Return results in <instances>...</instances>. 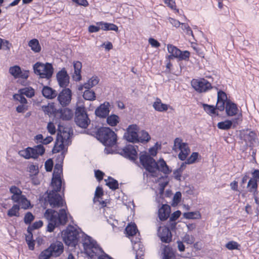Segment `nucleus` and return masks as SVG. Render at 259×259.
Listing matches in <instances>:
<instances>
[{"label":"nucleus","instance_id":"obj_46","mask_svg":"<svg viewBox=\"0 0 259 259\" xmlns=\"http://www.w3.org/2000/svg\"><path fill=\"white\" fill-rule=\"evenodd\" d=\"M19 93L25 95L28 98H31L34 95V90L31 87L25 88L19 90Z\"/></svg>","mask_w":259,"mask_h":259},{"label":"nucleus","instance_id":"obj_19","mask_svg":"<svg viewBox=\"0 0 259 259\" xmlns=\"http://www.w3.org/2000/svg\"><path fill=\"white\" fill-rule=\"evenodd\" d=\"M131 242L133 243V248L136 252L135 259H143L144 254V247L140 241V238H136L135 239L131 238Z\"/></svg>","mask_w":259,"mask_h":259},{"label":"nucleus","instance_id":"obj_61","mask_svg":"<svg viewBox=\"0 0 259 259\" xmlns=\"http://www.w3.org/2000/svg\"><path fill=\"white\" fill-rule=\"evenodd\" d=\"M246 138L250 142H255L256 139V135L254 132L250 131L248 134L246 135Z\"/></svg>","mask_w":259,"mask_h":259},{"label":"nucleus","instance_id":"obj_55","mask_svg":"<svg viewBox=\"0 0 259 259\" xmlns=\"http://www.w3.org/2000/svg\"><path fill=\"white\" fill-rule=\"evenodd\" d=\"M240 245L236 242L231 241H229L226 244V247L229 250L237 249Z\"/></svg>","mask_w":259,"mask_h":259},{"label":"nucleus","instance_id":"obj_43","mask_svg":"<svg viewBox=\"0 0 259 259\" xmlns=\"http://www.w3.org/2000/svg\"><path fill=\"white\" fill-rule=\"evenodd\" d=\"M19 205L18 204H14L12 207L8 211L7 214L9 217H18L19 216Z\"/></svg>","mask_w":259,"mask_h":259},{"label":"nucleus","instance_id":"obj_62","mask_svg":"<svg viewBox=\"0 0 259 259\" xmlns=\"http://www.w3.org/2000/svg\"><path fill=\"white\" fill-rule=\"evenodd\" d=\"M183 241L188 244H192L194 242V238L193 236L187 234L183 238Z\"/></svg>","mask_w":259,"mask_h":259},{"label":"nucleus","instance_id":"obj_5","mask_svg":"<svg viewBox=\"0 0 259 259\" xmlns=\"http://www.w3.org/2000/svg\"><path fill=\"white\" fill-rule=\"evenodd\" d=\"M65 154L66 152L64 151L60 154L58 155L57 157L56 160L58 161V162L56 163L54 167L51 185H55L58 184V185H63L64 182L62 181L61 175L62 174L63 162Z\"/></svg>","mask_w":259,"mask_h":259},{"label":"nucleus","instance_id":"obj_27","mask_svg":"<svg viewBox=\"0 0 259 259\" xmlns=\"http://www.w3.org/2000/svg\"><path fill=\"white\" fill-rule=\"evenodd\" d=\"M170 208L167 205H162L158 210V217L160 221H164L168 219L169 217Z\"/></svg>","mask_w":259,"mask_h":259},{"label":"nucleus","instance_id":"obj_37","mask_svg":"<svg viewBox=\"0 0 259 259\" xmlns=\"http://www.w3.org/2000/svg\"><path fill=\"white\" fill-rule=\"evenodd\" d=\"M28 46L34 53H39L41 51V46L37 39L34 38L28 42Z\"/></svg>","mask_w":259,"mask_h":259},{"label":"nucleus","instance_id":"obj_64","mask_svg":"<svg viewBox=\"0 0 259 259\" xmlns=\"http://www.w3.org/2000/svg\"><path fill=\"white\" fill-rule=\"evenodd\" d=\"M95 255H99L97 259H112L111 257L105 253L103 250V251L99 252Z\"/></svg>","mask_w":259,"mask_h":259},{"label":"nucleus","instance_id":"obj_63","mask_svg":"<svg viewBox=\"0 0 259 259\" xmlns=\"http://www.w3.org/2000/svg\"><path fill=\"white\" fill-rule=\"evenodd\" d=\"M45 169L47 171H51L53 167V161L52 159H48L45 163Z\"/></svg>","mask_w":259,"mask_h":259},{"label":"nucleus","instance_id":"obj_45","mask_svg":"<svg viewBox=\"0 0 259 259\" xmlns=\"http://www.w3.org/2000/svg\"><path fill=\"white\" fill-rule=\"evenodd\" d=\"M67 145V144L63 142V141L57 142L56 140L55 145L52 149V152L53 153H57L63 150L65 145Z\"/></svg>","mask_w":259,"mask_h":259},{"label":"nucleus","instance_id":"obj_39","mask_svg":"<svg viewBox=\"0 0 259 259\" xmlns=\"http://www.w3.org/2000/svg\"><path fill=\"white\" fill-rule=\"evenodd\" d=\"M151 139L148 133L145 131H141L138 133V143H146Z\"/></svg>","mask_w":259,"mask_h":259},{"label":"nucleus","instance_id":"obj_49","mask_svg":"<svg viewBox=\"0 0 259 259\" xmlns=\"http://www.w3.org/2000/svg\"><path fill=\"white\" fill-rule=\"evenodd\" d=\"M51 256H53V254L49 247L40 253L38 259H49Z\"/></svg>","mask_w":259,"mask_h":259},{"label":"nucleus","instance_id":"obj_20","mask_svg":"<svg viewBox=\"0 0 259 259\" xmlns=\"http://www.w3.org/2000/svg\"><path fill=\"white\" fill-rule=\"evenodd\" d=\"M52 209H48L46 210L44 213V217L48 221V224L47 226V231L49 232H52L54 231L55 228L57 226H59V224L54 219V216L52 213Z\"/></svg>","mask_w":259,"mask_h":259},{"label":"nucleus","instance_id":"obj_32","mask_svg":"<svg viewBox=\"0 0 259 259\" xmlns=\"http://www.w3.org/2000/svg\"><path fill=\"white\" fill-rule=\"evenodd\" d=\"M97 25L101 26V29L104 31L113 30L117 32L118 30V26L113 23L100 22H98Z\"/></svg>","mask_w":259,"mask_h":259},{"label":"nucleus","instance_id":"obj_13","mask_svg":"<svg viewBox=\"0 0 259 259\" xmlns=\"http://www.w3.org/2000/svg\"><path fill=\"white\" fill-rule=\"evenodd\" d=\"M71 130L68 127H64L61 125H58V133L57 136V141H63L64 143L69 144V139L71 136Z\"/></svg>","mask_w":259,"mask_h":259},{"label":"nucleus","instance_id":"obj_56","mask_svg":"<svg viewBox=\"0 0 259 259\" xmlns=\"http://www.w3.org/2000/svg\"><path fill=\"white\" fill-rule=\"evenodd\" d=\"M190 57V52L188 51H181L179 54L178 59L180 60H186L189 59Z\"/></svg>","mask_w":259,"mask_h":259},{"label":"nucleus","instance_id":"obj_36","mask_svg":"<svg viewBox=\"0 0 259 259\" xmlns=\"http://www.w3.org/2000/svg\"><path fill=\"white\" fill-rule=\"evenodd\" d=\"M41 109L46 114H47L50 116L54 114L55 115V114L56 113V110L55 108L53 103H49L47 105L42 106Z\"/></svg>","mask_w":259,"mask_h":259},{"label":"nucleus","instance_id":"obj_50","mask_svg":"<svg viewBox=\"0 0 259 259\" xmlns=\"http://www.w3.org/2000/svg\"><path fill=\"white\" fill-rule=\"evenodd\" d=\"M42 225L43 222L42 221L39 220L38 221L35 222L34 223H33V224L31 226H29L27 228V232L32 231L35 229H37L40 228L41 227H42Z\"/></svg>","mask_w":259,"mask_h":259},{"label":"nucleus","instance_id":"obj_57","mask_svg":"<svg viewBox=\"0 0 259 259\" xmlns=\"http://www.w3.org/2000/svg\"><path fill=\"white\" fill-rule=\"evenodd\" d=\"M34 217L31 212H27L24 216V222L26 224H30L34 220Z\"/></svg>","mask_w":259,"mask_h":259},{"label":"nucleus","instance_id":"obj_21","mask_svg":"<svg viewBox=\"0 0 259 259\" xmlns=\"http://www.w3.org/2000/svg\"><path fill=\"white\" fill-rule=\"evenodd\" d=\"M110 104L108 102H105L98 107L95 111V115L100 118H106L110 112L109 107Z\"/></svg>","mask_w":259,"mask_h":259},{"label":"nucleus","instance_id":"obj_51","mask_svg":"<svg viewBox=\"0 0 259 259\" xmlns=\"http://www.w3.org/2000/svg\"><path fill=\"white\" fill-rule=\"evenodd\" d=\"M181 25H182V29L185 32L187 35H191L194 37L193 31L188 24L182 23Z\"/></svg>","mask_w":259,"mask_h":259},{"label":"nucleus","instance_id":"obj_60","mask_svg":"<svg viewBox=\"0 0 259 259\" xmlns=\"http://www.w3.org/2000/svg\"><path fill=\"white\" fill-rule=\"evenodd\" d=\"M28 171L34 175H37L39 172L38 165H30L28 167Z\"/></svg>","mask_w":259,"mask_h":259},{"label":"nucleus","instance_id":"obj_31","mask_svg":"<svg viewBox=\"0 0 259 259\" xmlns=\"http://www.w3.org/2000/svg\"><path fill=\"white\" fill-rule=\"evenodd\" d=\"M18 201H13L14 202L17 203L22 209H27L30 206V202L28 200L25 195H22L18 197Z\"/></svg>","mask_w":259,"mask_h":259},{"label":"nucleus","instance_id":"obj_48","mask_svg":"<svg viewBox=\"0 0 259 259\" xmlns=\"http://www.w3.org/2000/svg\"><path fill=\"white\" fill-rule=\"evenodd\" d=\"M202 106L204 110L209 115L216 114V108L214 106L203 104Z\"/></svg>","mask_w":259,"mask_h":259},{"label":"nucleus","instance_id":"obj_22","mask_svg":"<svg viewBox=\"0 0 259 259\" xmlns=\"http://www.w3.org/2000/svg\"><path fill=\"white\" fill-rule=\"evenodd\" d=\"M52 213L54 215V219L60 225H65L67 221V217L66 210L61 209L59 212L52 209Z\"/></svg>","mask_w":259,"mask_h":259},{"label":"nucleus","instance_id":"obj_16","mask_svg":"<svg viewBox=\"0 0 259 259\" xmlns=\"http://www.w3.org/2000/svg\"><path fill=\"white\" fill-rule=\"evenodd\" d=\"M9 73L15 78H21L26 79L29 76V71L21 70V67L18 65H15L9 68Z\"/></svg>","mask_w":259,"mask_h":259},{"label":"nucleus","instance_id":"obj_6","mask_svg":"<svg viewBox=\"0 0 259 259\" xmlns=\"http://www.w3.org/2000/svg\"><path fill=\"white\" fill-rule=\"evenodd\" d=\"M35 74L39 75L40 78L49 79L52 76L54 68L51 64L47 63L44 64L37 62L33 66Z\"/></svg>","mask_w":259,"mask_h":259},{"label":"nucleus","instance_id":"obj_28","mask_svg":"<svg viewBox=\"0 0 259 259\" xmlns=\"http://www.w3.org/2000/svg\"><path fill=\"white\" fill-rule=\"evenodd\" d=\"M156 172L158 170L165 175H168L171 172V170L166 164L163 159H160L158 162H156Z\"/></svg>","mask_w":259,"mask_h":259},{"label":"nucleus","instance_id":"obj_4","mask_svg":"<svg viewBox=\"0 0 259 259\" xmlns=\"http://www.w3.org/2000/svg\"><path fill=\"white\" fill-rule=\"evenodd\" d=\"M81 241L83 246L87 254L91 258L94 255L98 253L100 251H103V249L97 244V242L91 237L83 233Z\"/></svg>","mask_w":259,"mask_h":259},{"label":"nucleus","instance_id":"obj_18","mask_svg":"<svg viewBox=\"0 0 259 259\" xmlns=\"http://www.w3.org/2000/svg\"><path fill=\"white\" fill-rule=\"evenodd\" d=\"M226 114L228 116L237 115L239 119L242 117V114L239 112V109L237 105L230 100L227 101L225 107Z\"/></svg>","mask_w":259,"mask_h":259},{"label":"nucleus","instance_id":"obj_12","mask_svg":"<svg viewBox=\"0 0 259 259\" xmlns=\"http://www.w3.org/2000/svg\"><path fill=\"white\" fill-rule=\"evenodd\" d=\"M138 146H135L132 145H128L122 149L120 153V155L123 157L128 158L131 161L137 163L136 160L138 158L137 151Z\"/></svg>","mask_w":259,"mask_h":259},{"label":"nucleus","instance_id":"obj_23","mask_svg":"<svg viewBox=\"0 0 259 259\" xmlns=\"http://www.w3.org/2000/svg\"><path fill=\"white\" fill-rule=\"evenodd\" d=\"M49 249L51 250L53 256H59L64 251V246L60 241H56L51 244L49 246Z\"/></svg>","mask_w":259,"mask_h":259},{"label":"nucleus","instance_id":"obj_14","mask_svg":"<svg viewBox=\"0 0 259 259\" xmlns=\"http://www.w3.org/2000/svg\"><path fill=\"white\" fill-rule=\"evenodd\" d=\"M72 92L69 88H64L59 94L58 96V100L59 103L63 107L68 105L71 100Z\"/></svg>","mask_w":259,"mask_h":259},{"label":"nucleus","instance_id":"obj_7","mask_svg":"<svg viewBox=\"0 0 259 259\" xmlns=\"http://www.w3.org/2000/svg\"><path fill=\"white\" fill-rule=\"evenodd\" d=\"M45 152V148L41 145H37L33 148L27 147L25 149L19 151L20 156L24 157L26 159L33 158L37 159L39 155H42Z\"/></svg>","mask_w":259,"mask_h":259},{"label":"nucleus","instance_id":"obj_59","mask_svg":"<svg viewBox=\"0 0 259 259\" xmlns=\"http://www.w3.org/2000/svg\"><path fill=\"white\" fill-rule=\"evenodd\" d=\"M217 101L227 102L228 100L226 94L222 91H218Z\"/></svg>","mask_w":259,"mask_h":259},{"label":"nucleus","instance_id":"obj_58","mask_svg":"<svg viewBox=\"0 0 259 259\" xmlns=\"http://www.w3.org/2000/svg\"><path fill=\"white\" fill-rule=\"evenodd\" d=\"M186 143H183L182 140L179 138H177L175 139L174 141V145L172 148V149L174 150H176V148H178L179 149L183 146L184 144H185Z\"/></svg>","mask_w":259,"mask_h":259},{"label":"nucleus","instance_id":"obj_9","mask_svg":"<svg viewBox=\"0 0 259 259\" xmlns=\"http://www.w3.org/2000/svg\"><path fill=\"white\" fill-rule=\"evenodd\" d=\"M140 164L143 167L151 174L156 172V161L149 154L145 153H140L139 156Z\"/></svg>","mask_w":259,"mask_h":259},{"label":"nucleus","instance_id":"obj_29","mask_svg":"<svg viewBox=\"0 0 259 259\" xmlns=\"http://www.w3.org/2000/svg\"><path fill=\"white\" fill-rule=\"evenodd\" d=\"M41 92L42 95L49 99H54L57 96V91L48 86H44Z\"/></svg>","mask_w":259,"mask_h":259},{"label":"nucleus","instance_id":"obj_47","mask_svg":"<svg viewBox=\"0 0 259 259\" xmlns=\"http://www.w3.org/2000/svg\"><path fill=\"white\" fill-rule=\"evenodd\" d=\"M183 216L187 219H198L201 217L200 213L198 211L185 212Z\"/></svg>","mask_w":259,"mask_h":259},{"label":"nucleus","instance_id":"obj_41","mask_svg":"<svg viewBox=\"0 0 259 259\" xmlns=\"http://www.w3.org/2000/svg\"><path fill=\"white\" fill-rule=\"evenodd\" d=\"M106 185L108 186L110 189L115 190L118 188V182L111 177L108 178V180H105Z\"/></svg>","mask_w":259,"mask_h":259},{"label":"nucleus","instance_id":"obj_10","mask_svg":"<svg viewBox=\"0 0 259 259\" xmlns=\"http://www.w3.org/2000/svg\"><path fill=\"white\" fill-rule=\"evenodd\" d=\"M191 85L198 93H205L212 89L211 83L204 78L199 79H193L191 81Z\"/></svg>","mask_w":259,"mask_h":259},{"label":"nucleus","instance_id":"obj_2","mask_svg":"<svg viewBox=\"0 0 259 259\" xmlns=\"http://www.w3.org/2000/svg\"><path fill=\"white\" fill-rule=\"evenodd\" d=\"M53 189L51 191H47L48 194L47 200L50 205L53 207H60L63 206V200L62 196L58 194L62 189L63 195H64V191L65 190V183L64 182L63 185H58V184L51 185Z\"/></svg>","mask_w":259,"mask_h":259},{"label":"nucleus","instance_id":"obj_17","mask_svg":"<svg viewBox=\"0 0 259 259\" xmlns=\"http://www.w3.org/2000/svg\"><path fill=\"white\" fill-rule=\"evenodd\" d=\"M158 236L164 243H169L172 240V235L169 228L166 227H159L157 230Z\"/></svg>","mask_w":259,"mask_h":259},{"label":"nucleus","instance_id":"obj_53","mask_svg":"<svg viewBox=\"0 0 259 259\" xmlns=\"http://www.w3.org/2000/svg\"><path fill=\"white\" fill-rule=\"evenodd\" d=\"M163 253V259H170L173 254L170 247L167 246H165L164 248Z\"/></svg>","mask_w":259,"mask_h":259},{"label":"nucleus","instance_id":"obj_38","mask_svg":"<svg viewBox=\"0 0 259 259\" xmlns=\"http://www.w3.org/2000/svg\"><path fill=\"white\" fill-rule=\"evenodd\" d=\"M99 78L97 76H93L87 82L84 83V89H91L93 87L96 85L99 82Z\"/></svg>","mask_w":259,"mask_h":259},{"label":"nucleus","instance_id":"obj_30","mask_svg":"<svg viewBox=\"0 0 259 259\" xmlns=\"http://www.w3.org/2000/svg\"><path fill=\"white\" fill-rule=\"evenodd\" d=\"M167 49L168 53L170 54V55L167 56V58L169 60H171L174 58H178L179 54L180 53L181 51L179 49L171 44L167 45Z\"/></svg>","mask_w":259,"mask_h":259},{"label":"nucleus","instance_id":"obj_54","mask_svg":"<svg viewBox=\"0 0 259 259\" xmlns=\"http://www.w3.org/2000/svg\"><path fill=\"white\" fill-rule=\"evenodd\" d=\"M198 155L199 154L198 152H193L191 156L187 158L186 161V163L188 164L194 163L197 159Z\"/></svg>","mask_w":259,"mask_h":259},{"label":"nucleus","instance_id":"obj_35","mask_svg":"<svg viewBox=\"0 0 259 259\" xmlns=\"http://www.w3.org/2000/svg\"><path fill=\"white\" fill-rule=\"evenodd\" d=\"M106 118L107 124L111 126H115L119 122V117L116 114L108 115Z\"/></svg>","mask_w":259,"mask_h":259},{"label":"nucleus","instance_id":"obj_25","mask_svg":"<svg viewBox=\"0 0 259 259\" xmlns=\"http://www.w3.org/2000/svg\"><path fill=\"white\" fill-rule=\"evenodd\" d=\"M239 119V117L235 118L232 120H226L220 122L218 123L217 126L220 130H228L232 127L233 124L234 127L236 124H237V120Z\"/></svg>","mask_w":259,"mask_h":259},{"label":"nucleus","instance_id":"obj_44","mask_svg":"<svg viewBox=\"0 0 259 259\" xmlns=\"http://www.w3.org/2000/svg\"><path fill=\"white\" fill-rule=\"evenodd\" d=\"M257 181L255 180L250 179L247 183V187L248 189V191L253 193V195H254L255 193L257 191Z\"/></svg>","mask_w":259,"mask_h":259},{"label":"nucleus","instance_id":"obj_52","mask_svg":"<svg viewBox=\"0 0 259 259\" xmlns=\"http://www.w3.org/2000/svg\"><path fill=\"white\" fill-rule=\"evenodd\" d=\"M14 100L18 101L21 104H26L27 101L22 94H15L13 96Z\"/></svg>","mask_w":259,"mask_h":259},{"label":"nucleus","instance_id":"obj_3","mask_svg":"<svg viewBox=\"0 0 259 259\" xmlns=\"http://www.w3.org/2000/svg\"><path fill=\"white\" fill-rule=\"evenodd\" d=\"M62 237L66 245L75 247L78 244L80 236L79 232L70 226L62 232Z\"/></svg>","mask_w":259,"mask_h":259},{"label":"nucleus","instance_id":"obj_26","mask_svg":"<svg viewBox=\"0 0 259 259\" xmlns=\"http://www.w3.org/2000/svg\"><path fill=\"white\" fill-rule=\"evenodd\" d=\"M73 79L75 81H79L81 79V70L82 63L80 61H74L73 62Z\"/></svg>","mask_w":259,"mask_h":259},{"label":"nucleus","instance_id":"obj_40","mask_svg":"<svg viewBox=\"0 0 259 259\" xmlns=\"http://www.w3.org/2000/svg\"><path fill=\"white\" fill-rule=\"evenodd\" d=\"M10 192L13 194L11 199L13 201H18V197L22 195V191L15 186H12L10 189Z\"/></svg>","mask_w":259,"mask_h":259},{"label":"nucleus","instance_id":"obj_34","mask_svg":"<svg viewBox=\"0 0 259 259\" xmlns=\"http://www.w3.org/2000/svg\"><path fill=\"white\" fill-rule=\"evenodd\" d=\"M128 237L134 239V236L138 233V230L135 224H129L125 229Z\"/></svg>","mask_w":259,"mask_h":259},{"label":"nucleus","instance_id":"obj_8","mask_svg":"<svg viewBox=\"0 0 259 259\" xmlns=\"http://www.w3.org/2000/svg\"><path fill=\"white\" fill-rule=\"evenodd\" d=\"M74 121L76 125L81 128H86L91 120L84 107H77L75 112Z\"/></svg>","mask_w":259,"mask_h":259},{"label":"nucleus","instance_id":"obj_11","mask_svg":"<svg viewBox=\"0 0 259 259\" xmlns=\"http://www.w3.org/2000/svg\"><path fill=\"white\" fill-rule=\"evenodd\" d=\"M138 131L139 128L136 124L130 125L127 128L123 137L129 142L138 143Z\"/></svg>","mask_w":259,"mask_h":259},{"label":"nucleus","instance_id":"obj_42","mask_svg":"<svg viewBox=\"0 0 259 259\" xmlns=\"http://www.w3.org/2000/svg\"><path fill=\"white\" fill-rule=\"evenodd\" d=\"M83 98L85 100L94 101L96 99V94L90 89H86L83 92Z\"/></svg>","mask_w":259,"mask_h":259},{"label":"nucleus","instance_id":"obj_1","mask_svg":"<svg viewBox=\"0 0 259 259\" xmlns=\"http://www.w3.org/2000/svg\"><path fill=\"white\" fill-rule=\"evenodd\" d=\"M96 137L106 147H113L117 143V135L109 127L99 128L96 132Z\"/></svg>","mask_w":259,"mask_h":259},{"label":"nucleus","instance_id":"obj_33","mask_svg":"<svg viewBox=\"0 0 259 259\" xmlns=\"http://www.w3.org/2000/svg\"><path fill=\"white\" fill-rule=\"evenodd\" d=\"M153 107L156 111L159 112L165 111L168 109V105L161 102V100L157 98L155 102L153 103Z\"/></svg>","mask_w":259,"mask_h":259},{"label":"nucleus","instance_id":"obj_24","mask_svg":"<svg viewBox=\"0 0 259 259\" xmlns=\"http://www.w3.org/2000/svg\"><path fill=\"white\" fill-rule=\"evenodd\" d=\"M73 115L72 111L68 108L61 109L55 114V116L59 117L63 120H69L72 118Z\"/></svg>","mask_w":259,"mask_h":259},{"label":"nucleus","instance_id":"obj_15","mask_svg":"<svg viewBox=\"0 0 259 259\" xmlns=\"http://www.w3.org/2000/svg\"><path fill=\"white\" fill-rule=\"evenodd\" d=\"M56 78L59 85L62 88H66L69 83V76L65 68L57 72Z\"/></svg>","mask_w":259,"mask_h":259}]
</instances>
